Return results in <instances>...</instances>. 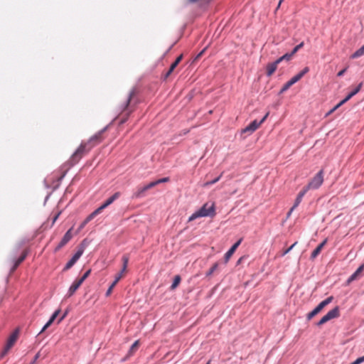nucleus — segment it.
<instances>
[{
    "label": "nucleus",
    "mask_w": 364,
    "mask_h": 364,
    "mask_svg": "<svg viewBox=\"0 0 364 364\" xmlns=\"http://www.w3.org/2000/svg\"><path fill=\"white\" fill-rule=\"evenodd\" d=\"M215 215V204L205 203L198 210L190 216L188 221H192L200 217H213Z\"/></svg>",
    "instance_id": "1"
},
{
    "label": "nucleus",
    "mask_w": 364,
    "mask_h": 364,
    "mask_svg": "<svg viewBox=\"0 0 364 364\" xmlns=\"http://www.w3.org/2000/svg\"><path fill=\"white\" fill-rule=\"evenodd\" d=\"M92 149V146H87V144L82 142L77 150L73 154L69 159L70 166L77 164L83 156L87 154Z\"/></svg>",
    "instance_id": "2"
},
{
    "label": "nucleus",
    "mask_w": 364,
    "mask_h": 364,
    "mask_svg": "<svg viewBox=\"0 0 364 364\" xmlns=\"http://www.w3.org/2000/svg\"><path fill=\"white\" fill-rule=\"evenodd\" d=\"M309 71V67H305L301 71H300L297 75L294 76L291 80H289L283 85L282 88L280 90V93H283L286 92L287 90H289L290 87H291L294 84L297 82Z\"/></svg>",
    "instance_id": "3"
},
{
    "label": "nucleus",
    "mask_w": 364,
    "mask_h": 364,
    "mask_svg": "<svg viewBox=\"0 0 364 364\" xmlns=\"http://www.w3.org/2000/svg\"><path fill=\"white\" fill-rule=\"evenodd\" d=\"M323 182V170L319 171L316 175L306 185L307 188L311 189L318 188Z\"/></svg>",
    "instance_id": "4"
},
{
    "label": "nucleus",
    "mask_w": 364,
    "mask_h": 364,
    "mask_svg": "<svg viewBox=\"0 0 364 364\" xmlns=\"http://www.w3.org/2000/svg\"><path fill=\"white\" fill-rule=\"evenodd\" d=\"M333 299L332 296L328 297L325 300L322 301L313 311L309 312L306 318L308 320L312 319L316 315H317L321 311L326 307L328 304H329Z\"/></svg>",
    "instance_id": "5"
},
{
    "label": "nucleus",
    "mask_w": 364,
    "mask_h": 364,
    "mask_svg": "<svg viewBox=\"0 0 364 364\" xmlns=\"http://www.w3.org/2000/svg\"><path fill=\"white\" fill-rule=\"evenodd\" d=\"M340 316V309L338 306H336L323 316L317 323L318 326H322L328 321L338 318Z\"/></svg>",
    "instance_id": "6"
},
{
    "label": "nucleus",
    "mask_w": 364,
    "mask_h": 364,
    "mask_svg": "<svg viewBox=\"0 0 364 364\" xmlns=\"http://www.w3.org/2000/svg\"><path fill=\"white\" fill-rule=\"evenodd\" d=\"M268 115H269V112H267L259 122H258L256 119L252 121L248 126H247L245 129H243L242 130V134L247 133V132H248L249 134L253 133L266 120Z\"/></svg>",
    "instance_id": "7"
},
{
    "label": "nucleus",
    "mask_w": 364,
    "mask_h": 364,
    "mask_svg": "<svg viewBox=\"0 0 364 364\" xmlns=\"http://www.w3.org/2000/svg\"><path fill=\"white\" fill-rule=\"evenodd\" d=\"M19 335V329H16L11 335L9 337L6 346L4 351L2 352V356L5 355L8 351L13 347L14 343L16 342Z\"/></svg>",
    "instance_id": "8"
},
{
    "label": "nucleus",
    "mask_w": 364,
    "mask_h": 364,
    "mask_svg": "<svg viewBox=\"0 0 364 364\" xmlns=\"http://www.w3.org/2000/svg\"><path fill=\"white\" fill-rule=\"evenodd\" d=\"M120 196L119 192H116L111 197L106 200V201L102 204L98 208H97L95 211H93V215L100 214L105 208L111 205L115 200H117Z\"/></svg>",
    "instance_id": "9"
},
{
    "label": "nucleus",
    "mask_w": 364,
    "mask_h": 364,
    "mask_svg": "<svg viewBox=\"0 0 364 364\" xmlns=\"http://www.w3.org/2000/svg\"><path fill=\"white\" fill-rule=\"evenodd\" d=\"M134 95V92L131 91L124 102L122 104L120 107V109L122 113L127 112L125 114L127 116L132 111L129 110V104L132 99V97Z\"/></svg>",
    "instance_id": "10"
},
{
    "label": "nucleus",
    "mask_w": 364,
    "mask_h": 364,
    "mask_svg": "<svg viewBox=\"0 0 364 364\" xmlns=\"http://www.w3.org/2000/svg\"><path fill=\"white\" fill-rule=\"evenodd\" d=\"M72 230H73V228H70L64 235L61 241L60 242L58 245L55 247V252L60 250L63 247H64L72 239V237H73Z\"/></svg>",
    "instance_id": "11"
},
{
    "label": "nucleus",
    "mask_w": 364,
    "mask_h": 364,
    "mask_svg": "<svg viewBox=\"0 0 364 364\" xmlns=\"http://www.w3.org/2000/svg\"><path fill=\"white\" fill-rule=\"evenodd\" d=\"M102 132H100L91 136L87 141H85V144H87V146H92V148L100 144L102 141Z\"/></svg>",
    "instance_id": "12"
},
{
    "label": "nucleus",
    "mask_w": 364,
    "mask_h": 364,
    "mask_svg": "<svg viewBox=\"0 0 364 364\" xmlns=\"http://www.w3.org/2000/svg\"><path fill=\"white\" fill-rule=\"evenodd\" d=\"M242 242V239H240L237 242H236L230 249L225 253L224 256L225 263H228L232 255L234 254L238 246L240 245Z\"/></svg>",
    "instance_id": "13"
},
{
    "label": "nucleus",
    "mask_w": 364,
    "mask_h": 364,
    "mask_svg": "<svg viewBox=\"0 0 364 364\" xmlns=\"http://www.w3.org/2000/svg\"><path fill=\"white\" fill-rule=\"evenodd\" d=\"M82 284V280H79L78 279H75L74 282L72 284V285L70 287L67 296L70 297L71 296H73Z\"/></svg>",
    "instance_id": "14"
},
{
    "label": "nucleus",
    "mask_w": 364,
    "mask_h": 364,
    "mask_svg": "<svg viewBox=\"0 0 364 364\" xmlns=\"http://www.w3.org/2000/svg\"><path fill=\"white\" fill-rule=\"evenodd\" d=\"M327 242V238H326L321 243H320L317 247L312 252L311 255V259L314 260L321 252L323 247L326 245Z\"/></svg>",
    "instance_id": "15"
},
{
    "label": "nucleus",
    "mask_w": 364,
    "mask_h": 364,
    "mask_svg": "<svg viewBox=\"0 0 364 364\" xmlns=\"http://www.w3.org/2000/svg\"><path fill=\"white\" fill-rule=\"evenodd\" d=\"M26 256H27V251L25 250V251H23V252L22 253V255L20 256L19 258H18L17 259L14 261V265H13L12 268L11 269V272H14L16 269V268L18 267V265L26 259Z\"/></svg>",
    "instance_id": "16"
},
{
    "label": "nucleus",
    "mask_w": 364,
    "mask_h": 364,
    "mask_svg": "<svg viewBox=\"0 0 364 364\" xmlns=\"http://www.w3.org/2000/svg\"><path fill=\"white\" fill-rule=\"evenodd\" d=\"M148 191V188L146 186L142 187H139L137 191L134 192L132 195L133 198H140L145 196L146 191Z\"/></svg>",
    "instance_id": "17"
},
{
    "label": "nucleus",
    "mask_w": 364,
    "mask_h": 364,
    "mask_svg": "<svg viewBox=\"0 0 364 364\" xmlns=\"http://www.w3.org/2000/svg\"><path fill=\"white\" fill-rule=\"evenodd\" d=\"M60 312V309H58L56 310L53 314V315L51 316V317L50 318V319L48 320V321L46 323V325L43 326V329L41 330V332L44 331L46 329H47L53 323V321H55V319L57 318V316L59 315Z\"/></svg>",
    "instance_id": "18"
},
{
    "label": "nucleus",
    "mask_w": 364,
    "mask_h": 364,
    "mask_svg": "<svg viewBox=\"0 0 364 364\" xmlns=\"http://www.w3.org/2000/svg\"><path fill=\"white\" fill-rule=\"evenodd\" d=\"M279 63L276 60L267 65V75L271 76L277 70Z\"/></svg>",
    "instance_id": "19"
},
{
    "label": "nucleus",
    "mask_w": 364,
    "mask_h": 364,
    "mask_svg": "<svg viewBox=\"0 0 364 364\" xmlns=\"http://www.w3.org/2000/svg\"><path fill=\"white\" fill-rule=\"evenodd\" d=\"M363 83L360 82L353 91H351L343 100V102H348L351 97L355 95L361 89Z\"/></svg>",
    "instance_id": "20"
},
{
    "label": "nucleus",
    "mask_w": 364,
    "mask_h": 364,
    "mask_svg": "<svg viewBox=\"0 0 364 364\" xmlns=\"http://www.w3.org/2000/svg\"><path fill=\"white\" fill-rule=\"evenodd\" d=\"M364 268V265L362 264L361 266H360L358 269L348 278V283H350L351 282L354 281L355 279H357L358 276L359 274L361 273V272L363 271Z\"/></svg>",
    "instance_id": "21"
},
{
    "label": "nucleus",
    "mask_w": 364,
    "mask_h": 364,
    "mask_svg": "<svg viewBox=\"0 0 364 364\" xmlns=\"http://www.w3.org/2000/svg\"><path fill=\"white\" fill-rule=\"evenodd\" d=\"M177 66L178 65L174 62L171 65L168 70L166 73V74L164 76V80H166L173 73L174 70Z\"/></svg>",
    "instance_id": "22"
},
{
    "label": "nucleus",
    "mask_w": 364,
    "mask_h": 364,
    "mask_svg": "<svg viewBox=\"0 0 364 364\" xmlns=\"http://www.w3.org/2000/svg\"><path fill=\"white\" fill-rule=\"evenodd\" d=\"M97 215H93V212L90 214L86 219L80 225V229H82L90 220H92Z\"/></svg>",
    "instance_id": "23"
},
{
    "label": "nucleus",
    "mask_w": 364,
    "mask_h": 364,
    "mask_svg": "<svg viewBox=\"0 0 364 364\" xmlns=\"http://www.w3.org/2000/svg\"><path fill=\"white\" fill-rule=\"evenodd\" d=\"M364 55V45L360 48H359L358 50H357L352 55H351V58H358L362 55Z\"/></svg>",
    "instance_id": "24"
},
{
    "label": "nucleus",
    "mask_w": 364,
    "mask_h": 364,
    "mask_svg": "<svg viewBox=\"0 0 364 364\" xmlns=\"http://www.w3.org/2000/svg\"><path fill=\"white\" fill-rule=\"evenodd\" d=\"M294 55L290 53H286L284 54V55H282V57L279 58L277 61L279 63L280 62H282V60H287V61H289L291 59L292 56Z\"/></svg>",
    "instance_id": "25"
},
{
    "label": "nucleus",
    "mask_w": 364,
    "mask_h": 364,
    "mask_svg": "<svg viewBox=\"0 0 364 364\" xmlns=\"http://www.w3.org/2000/svg\"><path fill=\"white\" fill-rule=\"evenodd\" d=\"M181 282V277L179 275H176L174 277L173 282L171 286V289H175Z\"/></svg>",
    "instance_id": "26"
},
{
    "label": "nucleus",
    "mask_w": 364,
    "mask_h": 364,
    "mask_svg": "<svg viewBox=\"0 0 364 364\" xmlns=\"http://www.w3.org/2000/svg\"><path fill=\"white\" fill-rule=\"evenodd\" d=\"M123 266H122V272H127V268L129 262V257L127 255H124L122 258Z\"/></svg>",
    "instance_id": "27"
},
{
    "label": "nucleus",
    "mask_w": 364,
    "mask_h": 364,
    "mask_svg": "<svg viewBox=\"0 0 364 364\" xmlns=\"http://www.w3.org/2000/svg\"><path fill=\"white\" fill-rule=\"evenodd\" d=\"M83 252H84V250L83 248H80L77 252L73 256V259L77 262L79 258L82 256V255L83 254Z\"/></svg>",
    "instance_id": "28"
},
{
    "label": "nucleus",
    "mask_w": 364,
    "mask_h": 364,
    "mask_svg": "<svg viewBox=\"0 0 364 364\" xmlns=\"http://www.w3.org/2000/svg\"><path fill=\"white\" fill-rule=\"evenodd\" d=\"M75 261L71 258L68 262L66 264V265L65 266L63 270L64 271H67L69 269H70L75 264Z\"/></svg>",
    "instance_id": "29"
},
{
    "label": "nucleus",
    "mask_w": 364,
    "mask_h": 364,
    "mask_svg": "<svg viewBox=\"0 0 364 364\" xmlns=\"http://www.w3.org/2000/svg\"><path fill=\"white\" fill-rule=\"evenodd\" d=\"M218 267V263H215L208 272L206 273V277H210Z\"/></svg>",
    "instance_id": "30"
},
{
    "label": "nucleus",
    "mask_w": 364,
    "mask_h": 364,
    "mask_svg": "<svg viewBox=\"0 0 364 364\" xmlns=\"http://www.w3.org/2000/svg\"><path fill=\"white\" fill-rule=\"evenodd\" d=\"M139 341H136L131 346L130 349H129V353H133L134 352H135L137 348H139Z\"/></svg>",
    "instance_id": "31"
},
{
    "label": "nucleus",
    "mask_w": 364,
    "mask_h": 364,
    "mask_svg": "<svg viewBox=\"0 0 364 364\" xmlns=\"http://www.w3.org/2000/svg\"><path fill=\"white\" fill-rule=\"evenodd\" d=\"M223 173H222L218 177H217L216 178H215L214 180L213 181H208L206 182L205 184H204V186H211L213 184H215V183H217L221 178L222 175H223Z\"/></svg>",
    "instance_id": "32"
},
{
    "label": "nucleus",
    "mask_w": 364,
    "mask_h": 364,
    "mask_svg": "<svg viewBox=\"0 0 364 364\" xmlns=\"http://www.w3.org/2000/svg\"><path fill=\"white\" fill-rule=\"evenodd\" d=\"M310 189L307 188V186H304L303 188V189L299 193V194L297 195V197L300 198H303V197L304 196V195L306 193V192L308 191H309Z\"/></svg>",
    "instance_id": "33"
},
{
    "label": "nucleus",
    "mask_w": 364,
    "mask_h": 364,
    "mask_svg": "<svg viewBox=\"0 0 364 364\" xmlns=\"http://www.w3.org/2000/svg\"><path fill=\"white\" fill-rule=\"evenodd\" d=\"M297 244V242H295L293 245H291L289 248H287V250H285L282 254V256H284L285 255H287V253H289Z\"/></svg>",
    "instance_id": "34"
},
{
    "label": "nucleus",
    "mask_w": 364,
    "mask_h": 364,
    "mask_svg": "<svg viewBox=\"0 0 364 364\" xmlns=\"http://www.w3.org/2000/svg\"><path fill=\"white\" fill-rule=\"evenodd\" d=\"M304 42L300 43L299 45H297L291 51V53L294 55L300 48H301L304 46Z\"/></svg>",
    "instance_id": "35"
},
{
    "label": "nucleus",
    "mask_w": 364,
    "mask_h": 364,
    "mask_svg": "<svg viewBox=\"0 0 364 364\" xmlns=\"http://www.w3.org/2000/svg\"><path fill=\"white\" fill-rule=\"evenodd\" d=\"M90 272H91V269H88L83 275L81 278L78 279L79 280H82V282L83 283V282L89 277V275L90 274Z\"/></svg>",
    "instance_id": "36"
},
{
    "label": "nucleus",
    "mask_w": 364,
    "mask_h": 364,
    "mask_svg": "<svg viewBox=\"0 0 364 364\" xmlns=\"http://www.w3.org/2000/svg\"><path fill=\"white\" fill-rule=\"evenodd\" d=\"M156 185H158V183L156 181H152V182H150L149 183H148L147 185H146V186L147 187L148 190L150 189V188H154V186H156Z\"/></svg>",
    "instance_id": "37"
},
{
    "label": "nucleus",
    "mask_w": 364,
    "mask_h": 364,
    "mask_svg": "<svg viewBox=\"0 0 364 364\" xmlns=\"http://www.w3.org/2000/svg\"><path fill=\"white\" fill-rule=\"evenodd\" d=\"M127 272H122V269L120 271V272H119L118 274H117L115 275V277L116 278H119V279L120 280L125 274Z\"/></svg>",
    "instance_id": "38"
},
{
    "label": "nucleus",
    "mask_w": 364,
    "mask_h": 364,
    "mask_svg": "<svg viewBox=\"0 0 364 364\" xmlns=\"http://www.w3.org/2000/svg\"><path fill=\"white\" fill-rule=\"evenodd\" d=\"M302 199L299 198V197H296V200H295V202H294V204L293 205L294 208H296L299 204L301 202Z\"/></svg>",
    "instance_id": "39"
},
{
    "label": "nucleus",
    "mask_w": 364,
    "mask_h": 364,
    "mask_svg": "<svg viewBox=\"0 0 364 364\" xmlns=\"http://www.w3.org/2000/svg\"><path fill=\"white\" fill-rule=\"evenodd\" d=\"M168 181H169V178H168V177H165V178H162L161 179L156 180L158 184L161 183L168 182Z\"/></svg>",
    "instance_id": "40"
},
{
    "label": "nucleus",
    "mask_w": 364,
    "mask_h": 364,
    "mask_svg": "<svg viewBox=\"0 0 364 364\" xmlns=\"http://www.w3.org/2000/svg\"><path fill=\"white\" fill-rule=\"evenodd\" d=\"M348 69V67L345 68L344 69H343L342 70L339 71L337 74V76L338 77H341L344 75V73L346 72Z\"/></svg>",
    "instance_id": "41"
},
{
    "label": "nucleus",
    "mask_w": 364,
    "mask_h": 364,
    "mask_svg": "<svg viewBox=\"0 0 364 364\" xmlns=\"http://www.w3.org/2000/svg\"><path fill=\"white\" fill-rule=\"evenodd\" d=\"M182 58H183V55H180L179 56H178L176 58L174 63L178 65L180 63V62L181 61Z\"/></svg>",
    "instance_id": "42"
},
{
    "label": "nucleus",
    "mask_w": 364,
    "mask_h": 364,
    "mask_svg": "<svg viewBox=\"0 0 364 364\" xmlns=\"http://www.w3.org/2000/svg\"><path fill=\"white\" fill-rule=\"evenodd\" d=\"M114 287H112V285L111 284L110 287H109V289H107V292H106V296H109L111 294H112V289Z\"/></svg>",
    "instance_id": "43"
},
{
    "label": "nucleus",
    "mask_w": 364,
    "mask_h": 364,
    "mask_svg": "<svg viewBox=\"0 0 364 364\" xmlns=\"http://www.w3.org/2000/svg\"><path fill=\"white\" fill-rule=\"evenodd\" d=\"M246 258H247V256H242V257H241L240 258H239V259H238V260H237V265L240 264L242 262V261H243L244 259H245Z\"/></svg>",
    "instance_id": "44"
},
{
    "label": "nucleus",
    "mask_w": 364,
    "mask_h": 364,
    "mask_svg": "<svg viewBox=\"0 0 364 364\" xmlns=\"http://www.w3.org/2000/svg\"><path fill=\"white\" fill-rule=\"evenodd\" d=\"M346 102H343V100H341L338 105H336L333 109L336 111L338 107H340L341 105L345 104Z\"/></svg>",
    "instance_id": "45"
},
{
    "label": "nucleus",
    "mask_w": 364,
    "mask_h": 364,
    "mask_svg": "<svg viewBox=\"0 0 364 364\" xmlns=\"http://www.w3.org/2000/svg\"><path fill=\"white\" fill-rule=\"evenodd\" d=\"M346 102H343V100H341L338 105H336L333 109L336 111L338 107H340L341 105L345 104Z\"/></svg>",
    "instance_id": "46"
},
{
    "label": "nucleus",
    "mask_w": 364,
    "mask_h": 364,
    "mask_svg": "<svg viewBox=\"0 0 364 364\" xmlns=\"http://www.w3.org/2000/svg\"><path fill=\"white\" fill-rule=\"evenodd\" d=\"M60 215V212H58L53 218V224L55 223V221L58 220L59 215Z\"/></svg>",
    "instance_id": "47"
},
{
    "label": "nucleus",
    "mask_w": 364,
    "mask_h": 364,
    "mask_svg": "<svg viewBox=\"0 0 364 364\" xmlns=\"http://www.w3.org/2000/svg\"><path fill=\"white\" fill-rule=\"evenodd\" d=\"M39 356H40V353H38L35 355L34 359H33V360L31 363V364H35V363H36V360H37V359L39 358Z\"/></svg>",
    "instance_id": "48"
},
{
    "label": "nucleus",
    "mask_w": 364,
    "mask_h": 364,
    "mask_svg": "<svg viewBox=\"0 0 364 364\" xmlns=\"http://www.w3.org/2000/svg\"><path fill=\"white\" fill-rule=\"evenodd\" d=\"M119 278L115 277L114 282L112 284V287H115L116 284L119 282Z\"/></svg>",
    "instance_id": "49"
},
{
    "label": "nucleus",
    "mask_w": 364,
    "mask_h": 364,
    "mask_svg": "<svg viewBox=\"0 0 364 364\" xmlns=\"http://www.w3.org/2000/svg\"><path fill=\"white\" fill-rule=\"evenodd\" d=\"M295 209V208H294L293 206L291 207V208L289 210V211L287 213V218H289L291 214L292 213L293 210Z\"/></svg>",
    "instance_id": "50"
},
{
    "label": "nucleus",
    "mask_w": 364,
    "mask_h": 364,
    "mask_svg": "<svg viewBox=\"0 0 364 364\" xmlns=\"http://www.w3.org/2000/svg\"><path fill=\"white\" fill-rule=\"evenodd\" d=\"M357 360L359 363V364L364 362V355L360 358H357Z\"/></svg>",
    "instance_id": "51"
},
{
    "label": "nucleus",
    "mask_w": 364,
    "mask_h": 364,
    "mask_svg": "<svg viewBox=\"0 0 364 364\" xmlns=\"http://www.w3.org/2000/svg\"><path fill=\"white\" fill-rule=\"evenodd\" d=\"M67 315V312L63 313V315L61 316V318L59 319L58 323H60Z\"/></svg>",
    "instance_id": "52"
},
{
    "label": "nucleus",
    "mask_w": 364,
    "mask_h": 364,
    "mask_svg": "<svg viewBox=\"0 0 364 364\" xmlns=\"http://www.w3.org/2000/svg\"><path fill=\"white\" fill-rule=\"evenodd\" d=\"M335 110L333 109H331L328 113H327V115H329L331 114H332L333 112H334Z\"/></svg>",
    "instance_id": "53"
},
{
    "label": "nucleus",
    "mask_w": 364,
    "mask_h": 364,
    "mask_svg": "<svg viewBox=\"0 0 364 364\" xmlns=\"http://www.w3.org/2000/svg\"><path fill=\"white\" fill-rule=\"evenodd\" d=\"M350 364H359V363L358 362V360L356 359L354 362L351 363Z\"/></svg>",
    "instance_id": "54"
},
{
    "label": "nucleus",
    "mask_w": 364,
    "mask_h": 364,
    "mask_svg": "<svg viewBox=\"0 0 364 364\" xmlns=\"http://www.w3.org/2000/svg\"><path fill=\"white\" fill-rule=\"evenodd\" d=\"M125 120H126V119H122V120L121 121V122H122V123H124V122H125Z\"/></svg>",
    "instance_id": "55"
},
{
    "label": "nucleus",
    "mask_w": 364,
    "mask_h": 364,
    "mask_svg": "<svg viewBox=\"0 0 364 364\" xmlns=\"http://www.w3.org/2000/svg\"><path fill=\"white\" fill-rule=\"evenodd\" d=\"M206 364H210V360H208V362Z\"/></svg>",
    "instance_id": "56"
},
{
    "label": "nucleus",
    "mask_w": 364,
    "mask_h": 364,
    "mask_svg": "<svg viewBox=\"0 0 364 364\" xmlns=\"http://www.w3.org/2000/svg\"><path fill=\"white\" fill-rule=\"evenodd\" d=\"M282 0H280V1H279V4H280V3H282Z\"/></svg>",
    "instance_id": "57"
},
{
    "label": "nucleus",
    "mask_w": 364,
    "mask_h": 364,
    "mask_svg": "<svg viewBox=\"0 0 364 364\" xmlns=\"http://www.w3.org/2000/svg\"><path fill=\"white\" fill-rule=\"evenodd\" d=\"M282 0H280V1H279V4H280V3H282Z\"/></svg>",
    "instance_id": "58"
}]
</instances>
